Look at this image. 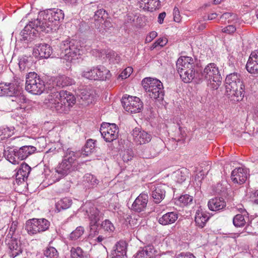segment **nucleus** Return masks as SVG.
I'll list each match as a JSON object with an SVG mask.
<instances>
[{
	"label": "nucleus",
	"instance_id": "7",
	"mask_svg": "<svg viewBox=\"0 0 258 258\" xmlns=\"http://www.w3.org/2000/svg\"><path fill=\"white\" fill-rule=\"evenodd\" d=\"M44 82L35 72H30L26 76L25 89L33 95H40L44 90Z\"/></svg>",
	"mask_w": 258,
	"mask_h": 258
},
{
	"label": "nucleus",
	"instance_id": "14",
	"mask_svg": "<svg viewBox=\"0 0 258 258\" xmlns=\"http://www.w3.org/2000/svg\"><path fill=\"white\" fill-rule=\"evenodd\" d=\"M249 176L248 170L246 168L238 167L234 169L231 172L232 181L238 184L244 183Z\"/></svg>",
	"mask_w": 258,
	"mask_h": 258
},
{
	"label": "nucleus",
	"instance_id": "24",
	"mask_svg": "<svg viewBox=\"0 0 258 258\" xmlns=\"http://www.w3.org/2000/svg\"><path fill=\"white\" fill-rule=\"evenodd\" d=\"M86 213H88L92 225H95L103 215V213L94 205L90 206L89 209L86 210Z\"/></svg>",
	"mask_w": 258,
	"mask_h": 258
},
{
	"label": "nucleus",
	"instance_id": "3",
	"mask_svg": "<svg viewBox=\"0 0 258 258\" xmlns=\"http://www.w3.org/2000/svg\"><path fill=\"white\" fill-rule=\"evenodd\" d=\"M36 150L33 146H23L19 149L8 147L4 150V155L6 159L13 164L19 163L20 161L26 159Z\"/></svg>",
	"mask_w": 258,
	"mask_h": 258
},
{
	"label": "nucleus",
	"instance_id": "40",
	"mask_svg": "<svg viewBox=\"0 0 258 258\" xmlns=\"http://www.w3.org/2000/svg\"><path fill=\"white\" fill-rule=\"evenodd\" d=\"M37 222L38 233L47 230L50 226V222L44 218L37 219Z\"/></svg>",
	"mask_w": 258,
	"mask_h": 258
},
{
	"label": "nucleus",
	"instance_id": "15",
	"mask_svg": "<svg viewBox=\"0 0 258 258\" xmlns=\"http://www.w3.org/2000/svg\"><path fill=\"white\" fill-rule=\"evenodd\" d=\"M177 72L195 69V61L191 57L182 56L176 61Z\"/></svg>",
	"mask_w": 258,
	"mask_h": 258
},
{
	"label": "nucleus",
	"instance_id": "43",
	"mask_svg": "<svg viewBox=\"0 0 258 258\" xmlns=\"http://www.w3.org/2000/svg\"><path fill=\"white\" fill-rule=\"evenodd\" d=\"M84 229L82 226H79L71 232L70 235V239L72 240H76L79 238L84 233Z\"/></svg>",
	"mask_w": 258,
	"mask_h": 258
},
{
	"label": "nucleus",
	"instance_id": "5",
	"mask_svg": "<svg viewBox=\"0 0 258 258\" xmlns=\"http://www.w3.org/2000/svg\"><path fill=\"white\" fill-rule=\"evenodd\" d=\"M46 27H48L46 20L44 17H37L25 27L21 35L24 40L31 41L35 37L36 32L44 31Z\"/></svg>",
	"mask_w": 258,
	"mask_h": 258
},
{
	"label": "nucleus",
	"instance_id": "38",
	"mask_svg": "<svg viewBox=\"0 0 258 258\" xmlns=\"http://www.w3.org/2000/svg\"><path fill=\"white\" fill-rule=\"evenodd\" d=\"M71 258H87V254L80 247H72L71 249Z\"/></svg>",
	"mask_w": 258,
	"mask_h": 258
},
{
	"label": "nucleus",
	"instance_id": "37",
	"mask_svg": "<svg viewBox=\"0 0 258 258\" xmlns=\"http://www.w3.org/2000/svg\"><path fill=\"white\" fill-rule=\"evenodd\" d=\"M84 178V184L88 188L93 187L98 183V180L96 177L90 173L86 174Z\"/></svg>",
	"mask_w": 258,
	"mask_h": 258
},
{
	"label": "nucleus",
	"instance_id": "23",
	"mask_svg": "<svg viewBox=\"0 0 258 258\" xmlns=\"http://www.w3.org/2000/svg\"><path fill=\"white\" fill-rule=\"evenodd\" d=\"M155 249L153 245H149L141 247L134 255V258H151L155 254Z\"/></svg>",
	"mask_w": 258,
	"mask_h": 258
},
{
	"label": "nucleus",
	"instance_id": "33",
	"mask_svg": "<svg viewBox=\"0 0 258 258\" xmlns=\"http://www.w3.org/2000/svg\"><path fill=\"white\" fill-rule=\"evenodd\" d=\"M37 223V219L36 218L29 219L26 221L25 229L29 234H35L38 233Z\"/></svg>",
	"mask_w": 258,
	"mask_h": 258
},
{
	"label": "nucleus",
	"instance_id": "4",
	"mask_svg": "<svg viewBox=\"0 0 258 258\" xmlns=\"http://www.w3.org/2000/svg\"><path fill=\"white\" fill-rule=\"evenodd\" d=\"M142 86L150 98L160 101L164 96V87L162 83L158 79L146 78L143 80Z\"/></svg>",
	"mask_w": 258,
	"mask_h": 258
},
{
	"label": "nucleus",
	"instance_id": "22",
	"mask_svg": "<svg viewBox=\"0 0 258 258\" xmlns=\"http://www.w3.org/2000/svg\"><path fill=\"white\" fill-rule=\"evenodd\" d=\"M34 52L36 55L38 54L37 56L39 58H47L50 56L52 50L51 47L47 44H39L36 45Z\"/></svg>",
	"mask_w": 258,
	"mask_h": 258
},
{
	"label": "nucleus",
	"instance_id": "60",
	"mask_svg": "<svg viewBox=\"0 0 258 258\" xmlns=\"http://www.w3.org/2000/svg\"><path fill=\"white\" fill-rule=\"evenodd\" d=\"M250 198L252 203L258 204V190L252 192Z\"/></svg>",
	"mask_w": 258,
	"mask_h": 258
},
{
	"label": "nucleus",
	"instance_id": "41",
	"mask_svg": "<svg viewBox=\"0 0 258 258\" xmlns=\"http://www.w3.org/2000/svg\"><path fill=\"white\" fill-rule=\"evenodd\" d=\"M62 11L58 9H49L44 11H40V16H55L57 15H61Z\"/></svg>",
	"mask_w": 258,
	"mask_h": 258
},
{
	"label": "nucleus",
	"instance_id": "29",
	"mask_svg": "<svg viewBox=\"0 0 258 258\" xmlns=\"http://www.w3.org/2000/svg\"><path fill=\"white\" fill-rule=\"evenodd\" d=\"M93 91L87 87L80 89L77 95H79L81 99L85 101L87 104L92 103L94 101V97L93 95Z\"/></svg>",
	"mask_w": 258,
	"mask_h": 258
},
{
	"label": "nucleus",
	"instance_id": "25",
	"mask_svg": "<svg viewBox=\"0 0 258 258\" xmlns=\"http://www.w3.org/2000/svg\"><path fill=\"white\" fill-rule=\"evenodd\" d=\"M208 206L211 211H218L226 207V202L223 198H215L209 201Z\"/></svg>",
	"mask_w": 258,
	"mask_h": 258
},
{
	"label": "nucleus",
	"instance_id": "64",
	"mask_svg": "<svg viewBox=\"0 0 258 258\" xmlns=\"http://www.w3.org/2000/svg\"><path fill=\"white\" fill-rule=\"evenodd\" d=\"M241 10L244 13L243 14H246L248 12L250 11V8L247 5H244L242 7Z\"/></svg>",
	"mask_w": 258,
	"mask_h": 258
},
{
	"label": "nucleus",
	"instance_id": "55",
	"mask_svg": "<svg viewBox=\"0 0 258 258\" xmlns=\"http://www.w3.org/2000/svg\"><path fill=\"white\" fill-rule=\"evenodd\" d=\"M133 72V69L132 67H127L120 74L119 77L121 79H124L128 78Z\"/></svg>",
	"mask_w": 258,
	"mask_h": 258
},
{
	"label": "nucleus",
	"instance_id": "56",
	"mask_svg": "<svg viewBox=\"0 0 258 258\" xmlns=\"http://www.w3.org/2000/svg\"><path fill=\"white\" fill-rule=\"evenodd\" d=\"M55 82L57 87L63 88L64 86V78L63 76H58L56 77Z\"/></svg>",
	"mask_w": 258,
	"mask_h": 258
},
{
	"label": "nucleus",
	"instance_id": "12",
	"mask_svg": "<svg viewBox=\"0 0 258 258\" xmlns=\"http://www.w3.org/2000/svg\"><path fill=\"white\" fill-rule=\"evenodd\" d=\"M134 142L137 145H143L150 142L151 135L139 127H135L131 133Z\"/></svg>",
	"mask_w": 258,
	"mask_h": 258
},
{
	"label": "nucleus",
	"instance_id": "54",
	"mask_svg": "<svg viewBox=\"0 0 258 258\" xmlns=\"http://www.w3.org/2000/svg\"><path fill=\"white\" fill-rule=\"evenodd\" d=\"M64 209V202L63 198L59 199L56 201L55 204V212H60Z\"/></svg>",
	"mask_w": 258,
	"mask_h": 258
},
{
	"label": "nucleus",
	"instance_id": "35",
	"mask_svg": "<svg viewBox=\"0 0 258 258\" xmlns=\"http://www.w3.org/2000/svg\"><path fill=\"white\" fill-rule=\"evenodd\" d=\"M144 158L149 159L156 156L159 151L153 146H148L144 149L142 152Z\"/></svg>",
	"mask_w": 258,
	"mask_h": 258
},
{
	"label": "nucleus",
	"instance_id": "18",
	"mask_svg": "<svg viewBox=\"0 0 258 258\" xmlns=\"http://www.w3.org/2000/svg\"><path fill=\"white\" fill-rule=\"evenodd\" d=\"M139 7L146 12H152L160 6L159 0H137Z\"/></svg>",
	"mask_w": 258,
	"mask_h": 258
},
{
	"label": "nucleus",
	"instance_id": "49",
	"mask_svg": "<svg viewBox=\"0 0 258 258\" xmlns=\"http://www.w3.org/2000/svg\"><path fill=\"white\" fill-rule=\"evenodd\" d=\"M64 158V157H63ZM64 158L62 159V161L59 163L57 166L55 168V171L58 174V179L56 180H58L60 178H62L64 176Z\"/></svg>",
	"mask_w": 258,
	"mask_h": 258
},
{
	"label": "nucleus",
	"instance_id": "32",
	"mask_svg": "<svg viewBox=\"0 0 258 258\" xmlns=\"http://www.w3.org/2000/svg\"><path fill=\"white\" fill-rule=\"evenodd\" d=\"M178 73L182 81L185 83L191 82L196 77L195 69H190V70H183Z\"/></svg>",
	"mask_w": 258,
	"mask_h": 258
},
{
	"label": "nucleus",
	"instance_id": "57",
	"mask_svg": "<svg viewBox=\"0 0 258 258\" xmlns=\"http://www.w3.org/2000/svg\"><path fill=\"white\" fill-rule=\"evenodd\" d=\"M18 222L17 221H13L11 223V226L10 227L9 231L8 234H10L12 237H17L15 234V231L17 229Z\"/></svg>",
	"mask_w": 258,
	"mask_h": 258
},
{
	"label": "nucleus",
	"instance_id": "47",
	"mask_svg": "<svg viewBox=\"0 0 258 258\" xmlns=\"http://www.w3.org/2000/svg\"><path fill=\"white\" fill-rule=\"evenodd\" d=\"M101 227L104 231L109 233L113 232L115 229L113 224L109 220H105L103 221L101 224Z\"/></svg>",
	"mask_w": 258,
	"mask_h": 258
},
{
	"label": "nucleus",
	"instance_id": "44",
	"mask_svg": "<svg viewBox=\"0 0 258 258\" xmlns=\"http://www.w3.org/2000/svg\"><path fill=\"white\" fill-rule=\"evenodd\" d=\"M121 156L124 162H128L133 159L134 156V153L131 149H127L122 151Z\"/></svg>",
	"mask_w": 258,
	"mask_h": 258
},
{
	"label": "nucleus",
	"instance_id": "62",
	"mask_svg": "<svg viewBox=\"0 0 258 258\" xmlns=\"http://www.w3.org/2000/svg\"><path fill=\"white\" fill-rule=\"evenodd\" d=\"M108 15L107 12L103 9H100L95 12L94 16H103Z\"/></svg>",
	"mask_w": 258,
	"mask_h": 258
},
{
	"label": "nucleus",
	"instance_id": "17",
	"mask_svg": "<svg viewBox=\"0 0 258 258\" xmlns=\"http://www.w3.org/2000/svg\"><path fill=\"white\" fill-rule=\"evenodd\" d=\"M246 69L250 74H258V50L252 51L250 54Z\"/></svg>",
	"mask_w": 258,
	"mask_h": 258
},
{
	"label": "nucleus",
	"instance_id": "26",
	"mask_svg": "<svg viewBox=\"0 0 258 258\" xmlns=\"http://www.w3.org/2000/svg\"><path fill=\"white\" fill-rule=\"evenodd\" d=\"M178 218L176 212H168L158 219V222L162 225H167L174 223Z\"/></svg>",
	"mask_w": 258,
	"mask_h": 258
},
{
	"label": "nucleus",
	"instance_id": "53",
	"mask_svg": "<svg viewBox=\"0 0 258 258\" xmlns=\"http://www.w3.org/2000/svg\"><path fill=\"white\" fill-rule=\"evenodd\" d=\"M179 202L183 204L184 205H188L192 201V197L188 195H184L181 196L179 199Z\"/></svg>",
	"mask_w": 258,
	"mask_h": 258
},
{
	"label": "nucleus",
	"instance_id": "6",
	"mask_svg": "<svg viewBox=\"0 0 258 258\" xmlns=\"http://www.w3.org/2000/svg\"><path fill=\"white\" fill-rule=\"evenodd\" d=\"M207 81L213 89H217L221 84L222 77L217 66L214 63L207 65L201 73V78Z\"/></svg>",
	"mask_w": 258,
	"mask_h": 258
},
{
	"label": "nucleus",
	"instance_id": "31",
	"mask_svg": "<svg viewBox=\"0 0 258 258\" xmlns=\"http://www.w3.org/2000/svg\"><path fill=\"white\" fill-rule=\"evenodd\" d=\"M19 67L21 72L28 71L32 64V58L26 55H23L19 58Z\"/></svg>",
	"mask_w": 258,
	"mask_h": 258
},
{
	"label": "nucleus",
	"instance_id": "39",
	"mask_svg": "<svg viewBox=\"0 0 258 258\" xmlns=\"http://www.w3.org/2000/svg\"><path fill=\"white\" fill-rule=\"evenodd\" d=\"M245 218H248L242 214H237L233 218V225L237 227L244 226L246 223Z\"/></svg>",
	"mask_w": 258,
	"mask_h": 258
},
{
	"label": "nucleus",
	"instance_id": "51",
	"mask_svg": "<svg viewBox=\"0 0 258 258\" xmlns=\"http://www.w3.org/2000/svg\"><path fill=\"white\" fill-rule=\"evenodd\" d=\"M13 97L15 98V100H12V101H15L17 102V103L21 106L22 104L26 103L27 102V98L26 96L21 93V90H19V93L16 95L14 96Z\"/></svg>",
	"mask_w": 258,
	"mask_h": 258
},
{
	"label": "nucleus",
	"instance_id": "19",
	"mask_svg": "<svg viewBox=\"0 0 258 258\" xmlns=\"http://www.w3.org/2000/svg\"><path fill=\"white\" fill-rule=\"evenodd\" d=\"M126 244L125 242L120 241L117 242L111 253L112 258H124L126 256Z\"/></svg>",
	"mask_w": 258,
	"mask_h": 258
},
{
	"label": "nucleus",
	"instance_id": "42",
	"mask_svg": "<svg viewBox=\"0 0 258 258\" xmlns=\"http://www.w3.org/2000/svg\"><path fill=\"white\" fill-rule=\"evenodd\" d=\"M96 67L93 68L91 69L88 70L84 71L83 73V76L87 79L91 80H98L97 73H96Z\"/></svg>",
	"mask_w": 258,
	"mask_h": 258
},
{
	"label": "nucleus",
	"instance_id": "13",
	"mask_svg": "<svg viewBox=\"0 0 258 258\" xmlns=\"http://www.w3.org/2000/svg\"><path fill=\"white\" fill-rule=\"evenodd\" d=\"M76 43L77 42L73 40L66 44V60L69 63L78 59L80 55V49Z\"/></svg>",
	"mask_w": 258,
	"mask_h": 258
},
{
	"label": "nucleus",
	"instance_id": "58",
	"mask_svg": "<svg viewBox=\"0 0 258 258\" xmlns=\"http://www.w3.org/2000/svg\"><path fill=\"white\" fill-rule=\"evenodd\" d=\"M157 36V33L155 31L150 32L145 39V43H148L151 42L155 37Z\"/></svg>",
	"mask_w": 258,
	"mask_h": 258
},
{
	"label": "nucleus",
	"instance_id": "34",
	"mask_svg": "<svg viewBox=\"0 0 258 258\" xmlns=\"http://www.w3.org/2000/svg\"><path fill=\"white\" fill-rule=\"evenodd\" d=\"M96 73L98 80H106L111 77L110 71L103 66H98L96 67Z\"/></svg>",
	"mask_w": 258,
	"mask_h": 258
},
{
	"label": "nucleus",
	"instance_id": "16",
	"mask_svg": "<svg viewBox=\"0 0 258 258\" xmlns=\"http://www.w3.org/2000/svg\"><path fill=\"white\" fill-rule=\"evenodd\" d=\"M148 202V195L145 193L141 194L135 200L132 206V210L141 212L144 211Z\"/></svg>",
	"mask_w": 258,
	"mask_h": 258
},
{
	"label": "nucleus",
	"instance_id": "27",
	"mask_svg": "<svg viewBox=\"0 0 258 258\" xmlns=\"http://www.w3.org/2000/svg\"><path fill=\"white\" fill-rule=\"evenodd\" d=\"M209 219V217L207 213L203 211L201 209H199L195 215V221L197 225L201 228H203L208 220Z\"/></svg>",
	"mask_w": 258,
	"mask_h": 258
},
{
	"label": "nucleus",
	"instance_id": "52",
	"mask_svg": "<svg viewBox=\"0 0 258 258\" xmlns=\"http://www.w3.org/2000/svg\"><path fill=\"white\" fill-rule=\"evenodd\" d=\"M66 100L68 103L69 106H72L76 102V99L75 95L71 93H67L66 91Z\"/></svg>",
	"mask_w": 258,
	"mask_h": 258
},
{
	"label": "nucleus",
	"instance_id": "48",
	"mask_svg": "<svg viewBox=\"0 0 258 258\" xmlns=\"http://www.w3.org/2000/svg\"><path fill=\"white\" fill-rule=\"evenodd\" d=\"M168 42V40L166 37H161L158 39L151 46L150 49L153 50L157 46L163 47Z\"/></svg>",
	"mask_w": 258,
	"mask_h": 258
},
{
	"label": "nucleus",
	"instance_id": "50",
	"mask_svg": "<svg viewBox=\"0 0 258 258\" xmlns=\"http://www.w3.org/2000/svg\"><path fill=\"white\" fill-rule=\"evenodd\" d=\"M44 254L47 257L56 258L57 251L53 247H49L44 250Z\"/></svg>",
	"mask_w": 258,
	"mask_h": 258
},
{
	"label": "nucleus",
	"instance_id": "20",
	"mask_svg": "<svg viewBox=\"0 0 258 258\" xmlns=\"http://www.w3.org/2000/svg\"><path fill=\"white\" fill-rule=\"evenodd\" d=\"M99 23H101V25H100L97 28L99 32L103 35L107 36L109 35L113 29V26L111 22L107 20L104 21L103 17H101L100 19L95 20V25L97 26Z\"/></svg>",
	"mask_w": 258,
	"mask_h": 258
},
{
	"label": "nucleus",
	"instance_id": "28",
	"mask_svg": "<svg viewBox=\"0 0 258 258\" xmlns=\"http://www.w3.org/2000/svg\"><path fill=\"white\" fill-rule=\"evenodd\" d=\"M31 170V168L26 163L23 162L16 174V179H22L25 181L28 178Z\"/></svg>",
	"mask_w": 258,
	"mask_h": 258
},
{
	"label": "nucleus",
	"instance_id": "10",
	"mask_svg": "<svg viewBox=\"0 0 258 258\" xmlns=\"http://www.w3.org/2000/svg\"><path fill=\"white\" fill-rule=\"evenodd\" d=\"M100 132L106 142H111L117 138L119 129L115 123L103 122L101 125Z\"/></svg>",
	"mask_w": 258,
	"mask_h": 258
},
{
	"label": "nucleus",
	"instance_id": "21",
	"mask_svg": "<svg viewBox=\"0 0 258 258\" xmlns=\"http://www.w3.org/2000/svg\"><path fill=\"white\" fill-rule=\"evenodd\" d=\"M165 185L159 184L152 188V197L156 203H160L164 199L165 195Z\"/></svg>",
	"mask_w": 258,
	"mask_h": 258
},
{
	"label": "nucleus",
	"instance_id": "30",
	"mask_svg": "<svg viewBox=\"0 0 258 258\" xmlns=\"http://www.w3.org/2000/svg\"><path fill=\"white\" fill-rule=\"evenodd\" d=\"M55 99L54 100V104L56 110L58 112H62L64 110V91L61 90L57 92L55 95Z\"/></svg>",
	"mask_w": 258,
	"mask_h": 258
},
{
	"label": "nucleus",
	"instance_id": "46",
	"mask_svg": "<svg viewBox=\"0 0 258 258\" xmlns=\"http://www.w3.org/2000/svg\"><path fill=\"white\" fill-rule=\"evenodd\" d=\"M173 179L177 182L182 183L186 179L185 174L181 171L177 170L172 174Z\"/></svg>",
	"mask_w": 258,
	"mask_h": 258
},
{
	"label": "nucleus",
	"instance_id": "1",
	"mask_svg": "<svg viewBox=\"0 0 258 258\" xmlns=\"http://www.w3.org/2000/svg\"><path fill=\"white\" fill-rule=\"evenodd\" d=\"M227 95L234 101H241L244 95L245 87L241 76L237 73L227 75L225 79Z\"/></svg>",
	"mask_w": 258,
	"mask_h": 258
},
{
	"label": "nucleus",
	"instance_id": "45",
	"mask_svg": "<svg viewBox=\"0 0 258 258\" xmlns=\"http://www.w3.org/2000/svg\"><path fill=\"white\" fill-rule=\"evenodd\" d=\"M234 25L231 24L224 27L222 29V31L228 34H232L235 32L236 30V27L239 25L238 23V19L234 20Z\"/></svg>",
	"mask_w": 258,
	"mask_h": 258
},
{
	"label": "nucleus",
	"instance_id": "11",
	"mask_svg": "<svg viewBox=\"0 0 258 258\" xmlns=\"http://www.w3.org/2000/svg\"><path fill=\"white\" fill-rule=\"evenodd\" d=\"M5 242L10 257L15 258L22 253V243L17 237H12L10 234H7Z\"/></svg>",
	"mask_w": 258,
	"mask_h": 258
},
{
	"label": "nucleus",
	"instance_id": "63",
	"mask_svg": "<svg viewBox=\"0 0 258 258\" xmlns=\"http://www.w3.org/2000/svg\"><path fill=\"white\" fill-rule=\"evenodd\" d=\"M74 80L71 78H66V86H71L73 84H75Z\"/></svg>",
	"mask_w": 258,
	"mask_h": 258
},
{
	"label": "nucleus",
	"instance_id": "36",
	"mask_svg": "<svg viewBox=\"0 0 258 258\" xmlns=\"http://www.w3.org/2000/svg\"><path fill=\"white\" fill-rule=\"evenodd\" d=\"M14 127H0V140L3 141L11 137L14 134Z\"/></svg>",
	"mask_w": 258,
	"mask_h": 258
},
{
	"label": "nucleus",
	"instance_id": "8",
	"mask_svg": "<svg viewBox=\"0 0 258 258\" xmlns=\"http://www.w3.org/2000/svg\"><path fill=\"white\" fill-rule=\"evenodd\" d=\"M21 80L14 78L10 82H2L0 83V96L13 97L19 93L21 90Z\"/></svg>",
	"mask_w": 258,
	"mask_h": 258
},
{
	"label": "nucleus",
	"instance_id": "61",
	"mask_svg": "<svg viewBox=\"0 0 258 258\" xmlns=\"http://www.w3.org/2000/svg\"><path fill=\"white\" fill-rule=\"evenodd\" d=\"M206 20H200L198 23H197L195 26V28L199 30H203L206 27V23H204L203 21H205Z\"/></svg>",
	"mask_w": 258,
	"mask_h": 258
},
{
	"label": "nucleus",
	"instance_id": "2",
	"mask_svg": "<svg viewBox=\"0 0 258 258\" xmlns=\"http://www.w3.org/2000/svg\"><path fill=\"white\" fill-rule=\"evenodd\" d=\"M95 142L92 139L88 140L84 148L82 149L81 152H74L70 149L67 150L66 152V175L68 171L69 173L77 169L76 160L78 158L82 155L83 156H88L94 151Z\"/></svg>",
	"mask_w": 258,
	"mask_h": 258
},
{
	"label": "nucleus",
	"instance_id": "59",
	"mask_svg": "<svg viewBox=\"0 0 258 258\" xmlns=\"http://www.w3.org/2000/svg\"><path fill=\"white\" fill-rule=\"evenodd\" d=\"M176 258H196V257L190 252H181L177 255Z\"/></svg>",
	"mask_w": 258,
	"mask_h": 258
},
{
	"label": "nucleus",
	"instance_id": "9",
	"mask_svg": "<svg viewBox=\"0 0 258 258\" xmlns=\"http://www.w3.org/2000/svg\"><path fill=\"white\" fill-rule=\"evenodd\" d=\"M124 109L131 113L140 112L143 108V103L141 99L135 96L124 95L121 99Z\"/></svg>",
	"mask_w": 258,
	"mask_h": 258
}]
</instances>
